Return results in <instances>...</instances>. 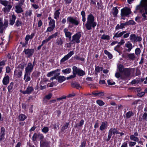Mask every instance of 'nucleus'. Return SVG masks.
Returning <instances> with one entry per match:
<instances>
[{
    "instance_id": "obj_1",
    "label": "nucleus",
    "mask_w": 147,
    "mask_h": 147,
    "mask_svg": "<svg viewBox=\"0 0 147 147\" xmlns=\"http://www.w3.org/2000/svg\"><path fill=\"white\" fill-rule=\"evenodd\" d=\"M97 23L94 21V18L92 14L88 15L87 21L85 26L86 29L90 30L92 29V28H94L96 25Z\"/></svg>"
},
{
    "instance_id": "obj_2",
    "label": "nucleus",
    "mask_w": 147,
    "mask_h": 147,
    "mask_svg": "<svg viewBox=\"0 0 147 147\" xmlns=\"http://www.w3.org/2000/svg\"><path fill=\"white\" fill-rule=\"evenodd\" d=\"M139 10L140 12H142L144 10H147V0H141L140 4L136 7L134 13H137V11Z\"/></svg>"
},
{
    "instance_id": "obj_3",
    "label": "nucleus",
    "mask_w": 147,
    "mask_h": 147,
    "mask_svg": "<svg viewBox=\"0 0 147 147\" xmlns=\"http://www.w3.org/2000/svg\"><path fill=\"white\" fill-rule=\"evenodd\" d=\"M81 37V33L78 32L76 34L73 35L72 36L71 40V41L70 43L72 44L76 43H77L80 42V38Z\"/></svg>"
},
{
    "instance_id": "obj_4",
    "label": "nucleus",
    "mask_w": 147,
    "mask_h": 147,
    "mask_svg": "<svg viewBox=\"0 0 147 147\" xmlns=\"http://www.w3.org/2000/svg\"><path fill=\"white\" fill-rule=\"evenodd\" d=\"M2 19L0 18V33L2 34L5 31L8 26V22L7 20H5L3 24L2 21Z\"/></svg>"
},
{
    "instance_id": "obj_5",
    "label": "nucleus",
    "mask_w": 147,
    "mask_h": 147,
    "mask_svg": "<svg viewBox=\"0 0 147 147\" xmlns=\"http://www.w3.org/2000/svg\"><path fill=\"white\" fill-rule=\"evenodd\" d=\"M129 39L131 42L135 43L137 42L141 41L142 38L140 36H136L135 34H131L130 36Z\"/></svg>"
},
{
    "instance_id": "obj_6",
    "label": "nucleus",
    "mask_w": 147,
    "mask_h": 147,
    "mask_svg": "<svg viewBox=\"0 0 147 147\" xmlns=\"http://www.w3.org/2000/svg\"><path fill=\"white\" fill-rule=\"evenodd\" d=\"M77 19L76 17L69 16L67 18V20L70 24L77 26L79 24V22Z\"/></svg>"
},
{
    "instance_id": "obj_7",
    "label": "nucleus",
    "mask_w": 147,
    "mask_h": 147,
    "mask_svg": "<svg viewBox=\"0 0 147 147\" xmlns=\"http://www.w3.org/2000/svg\"><path fill=\"white\" fill-rule=\"evenodd\" d=\"M131 13L130 9L128 7H124L121 10V15L122 17L127 16Z\"/></svg>"
},
{
    "instance_id": "obj_8",
    "label": "nucleus",
    "mask_w": 147,
    "mask_h": 147,
    "mask_svg": "<svg viewBox=\"0 0 147 147\" xmlns=\"http://www.w3.org/2000/svg\"><path fill=\"white\" fill-rule=\"evenodd\" d=\"M119 132L117 129L114 128H111L109 130L108 132V135L107 140L109 141L111 138L112 134L115 135V134H117Z\"/></svg>"
},
{
    "instance_id": "obj_9",
    "label": "nucleus",
    "mask_w": 147,
    "mask_h": 147,
    "mask_svg": "<svg viewBox=\"0 0 147 147\" xmlns=\"http://www.w3.org/2000/svg\"><path fill=\"white\" fill-rule=\"evenodd\" d=\"M13 75L16 78H21L22 76V71L18 68H16L14 71Z\"/></svg>"
},
{
    "instance_id": "obj_10",
    "label": "nucleus",
    "mask_w": 147,
    "mask_h": 147,
    "mask_svg": "<svg viewBox=\"0 0 147 147\" xmlns=\"http://www.w3.org/2000/svg\"><path fill=\"white\" fill-rule=\"evenodd\" d=\"M72 69L74 71L76 74H78L80 76H82L85 74V72L78 68L76 66H74L72 68Z\"/></svg>"
},
{
    "instance_id": "obj_11",
    "label": "nucleus",
    "mask_w": 147,
    "mask_h": 147,
    "mask_svg": "<svg viewBox=\"0 0 147 147\" xmlns=\"http://www.w3.org/2000/svg\"><path fill=\"white\" fill-rule=\"evenodd\" d=\"M138 133L137 131H135L133 134L131 135L130 136V139L131 140L138 142L139 140V139L138 137Z\"/></svg>"
},
{
    "instance_id": "obj_12",
    "label": "nucleus",
    "mask_w": 147,
    "mask_h": 147,
    "mask_svg": "<svg viewBox=\"0 0 147 147\" xmlns=\"http://www.w3.org/2000/svg\"><path fill=\"white\" fill-rule=\"evenodd\" d=\"M34 68V65H32L31 62L28 63L25 69V72L31 73L32 71Z\"/></svg>"
},
{
    "instance_id": "obj_13",
    "label": "nucleus",
    "mask_w": 147,
    "mask_h": 147,
    "mask_svg": "<svg viewBox=\"0 0 147 147\" xmlns=\"http://www.w3.org/2000/svg\"><path fill=\"white\" fill-rule=\"evenodd\" d=\"M74 54V53L73 51H70L61 59V62L62 63L64 62L65 61L68 59Z\"/></svg>"
},
{
    "instance_id": "obj_14",
    "label": "nucleus",
    "mask_w": 147,
    "mask_h": 147,
    "mask_svg": "<svg viewBox=\"0 0 147 147\" xmlns=\"http://www.w3.org/2000/svg\"><path fill=\"white\" fill-rule=\"evenodd\" d=\"M44 137L43 135L40 134L34 133L33 135L32 139L33 141L36 140L37 139H39L40 140H42L43 139Z\"/></svg>"
},
{
    "instance_id": "obj_15",
    "label": "nucleus",
    "mask_w": 147,
    "mask_h": 147,
    "mask_svg": "<svg viewBox=\"0 0 147 147\" xmlns=\"http://www.w3.org/2000/svg\"><path fill=\"white\" fill-rule=\"evenodd\" d=\"M34 51V49H24V52L25 53L26 55H27L28 57H29L32 55Z\"/></svg>"
},
{
    "instance_id": "obj_16",
    "label": "nucleus",
    "mask_w": 147,
    "mask_h": 147,
    "mask_svg": "<svg viewBox=\"0 0 147 147\" xmlns=\"http://www.w3.org/2000/svg\"><path fill=\"white\" fill-rule=\"evenodd\" d=\"M34 90V88L32 86H28L26 90L25 91H20V92L24 94H29Z\"/></svg>"
},
{
    "instance_id": "obj_17",
    "label": "nucleus",
    "mask_w": 147,
    "mask_h": 147,
    "mask_svg": "<svg viewBox=\"0 0 147 147\" xmlns=\"http://www.w3.org/2000/svg\"><path fill=\"white\" fill-rule=\"evenodd\" d=\"M63 31L64 32L65 37L68 38L69 40H70L71 38L72 33L69 31L68 30L67 28H65L63 30Z\"/></svg>"
},
{
    "instance_id": "obj_18",
    "label": "nucleus",
    "mask_w": 147,
    "mask_h": 147,
    "mask_svg": "<svg viewBox=\"0 0 147 147\" xmlns=\"http://www.w3.org/2000/svg\"><path fill=\"white\" fill-rule=\"evenodd\" d=\"M108 126V123L107 121L103 122L100 127V129L101 131L106 130Z\"/></svg>"
},
{
    "instance_id": "obj_19",
    "label": "nucleus",
    "mask_w": 147,
    "mask_h": 147,
    "mask_svg": "<svg viewBox=\"0 0 147 147\" xmlns=\"http://www.w3.org/2000/svg\"><path fill=\"white\" fill-rule=\"evenodd\" d=\"M64 39L63 38L60 37L58 38L56 41V43L58 46L62 45L63 43Z\"/></svg>"
},
{
    "instance_id": "obj_20",
    "label": "nucleus",
    "mask_w": 147,
    "mask_h": 147,
    "mask_svg": "<svg viewBox=\"0 0 147 147\" xmlns=\"http://www.w3.org/2000/svg\"><path fill=\"white\" fill-rule=\"evenodd\" d=\"M31 73L25 72L24 79L25 80V82H27L30 81L31 80L30 77Z\"/></svg>"
},
{
    "instance_id": "obj_21",
    "label": "nucleus",
    "mask_w": 147,
    "mask_h": 147,
    "mask_svg": "<svg viewBox=\"0 0 147 147\" xmlns=\"http://www.w3.org/2000/svg\"><path fill=\"white\" fill-rule=\"evenodd\" d=\"M9 77L8 75H5L2 80L3 83L4 85H7L9 82Z\"/></svg>"
},
{
    "instance_id": "obj_22",
    "label": "nucleus",
    "mask_w": 147,
    "mask_h": 147,
    "mask_svg": "<svg viewBox=\"0 0 147 147\" xmlns=\"http://www.w3.org/2000/svg\"><path fill=\"white\" fill-rule=\"evenodd\" d=\"M130 71L131 70L129 69H124L123 72V74L125 76V78H126L130 76Z\"/></svg>"
},
{
    "instance_id": "obj_23",
    "label": "nucleus",
    "mask_w": 147,
    "mask_h": 147,
    "mask_svg": "<svg viewBox=\"0 0 147 147\" xmlns=\"http://www.w3.org/2000/svg\"><path fill=\"white\" fill-rule=\"evenodd\" d=\"M125 45L126 47L128 48L127 50V51L128 52H130L133 48L132 44L129 41H128L125 44Z\"/></svg>"
},
{
    "instance_id": "obj_24",
    "label": "nucleus",
    "mask_w": 147,
    "mask_h": 147,
    "mask_svg": "<svg viewBox=\"0 0 147 147\" xmlns=\"http://www.w3.org/2000/svg\"><path fill=\"white\" fill-rule=\"evenodd\" d=\"M12 5L11 4V3L7 5L6 6H5V7L3 8L2 10L5 13H7L9 12L10 11V10L12 7Z\"/></svg>"
},
{
    "instance_id": "obj_25",
    "label": "nucleus",
    "mask_w": 147,
    "mask_h": 147,
    "mask_svg": "<svg viewBox=\"0 0 147 147\" xmlns=\"http://www.w3.org/2000/svg\"><path fill=\"white\" fill-rule=\"evenodd\" d=\"M140 13H142V21H144L147 20V10L144 11L142 12H140Z\"/></svg>"
},
{
    "instance_id": "obj_26",
    "label": "nucleus",
    "mask_w": 147,
    "mask_h": 147,
    "mask_svg": "<svg viewBox=\"0 0 147 147\" xmlns=\"http://www.w3.org/2000/svg\"><path fill=\"white\" fill-rule=\"evenodd\" d=\"M127 57L130 60H133L136 58V56L134 53H127Z\"/></svg>"
},
{
    "instance_id": "obj_27",
    "label": "nucleus",
    "mask_w": 147,
    "mask_h": 147,
    "mask_svg": "<svg viewBox=\"0 0 147 147\" xmlns=\"http://www.w3.org/2000/svg\"><path fill=\"white\" fill-rule=\"evenodd\" d=\"M126 32L125 31H123L120 32L119 33H118V32H117L115 34L114 36L113 37V38H114L115 37L119 38L121 37Z\"/></svg>"
},
{
    "instance_id": "obj_28",
    "label": "nucleus",
    "mask_w": 147,
    "mask_h": 147,
    "mask_svg": "<svg viewBox=\"0 0 147 147\" xmlns=\"http://www.w3.org/2000/svg\"><path fill=\"white\" fill-rule=\"evenodd\" d=\"M16 19V17L14 14H13L11 18L10 19L9 24L11 25H13L15 23Z\"/></svg>"
},
{
    "instance_id": "obj_29",
    "label": "nucleus",
    "mask_w": 147,
    "mask_h": 147,
    "mask_svg": "<svg viewBox=\"0 0 147 147\" xmlns=\"http://www.w3.org/2000/svg\"><path fill=\"white\" fill-rule=\"evenodd\" d=\"M71 86L72 87L79 89L81 87L80 85L77 82H72L71 83Z\"/></svg>"
},
{
    "instance_id": "obj_30",
    "label": "nucleus",
    "mask_w": 147,
    "mask_h": 147,
    "mask_svg": "<svg viewBox=\"0 0 147 147\" xmlns=\"http://www.w3.org/2000/svg\"><path fill=\"white\" fill-rule=\"evenodd\" d=\"M66 78L63 76H58L57 79V80L58 81V82L61 83L65 80Z\"/></svg>"
},
{
    "instance_id": "obj_31",
    "label": "nucleus",
    "mask_w": 147,
    "mask_h": 147,
    "mask_svg": "<svg viewBox=\"0 0 147 147\" xmlns=\"http://www.w3.org/2000/svg\"><path fill=\"white\" fill-rule=\"evenodd\" d=\"M16 12L18 13H20L23 11L22 8L18 5H17L16 6Z\"/></svg>"
},
{
    "instance_id": "obj_32",
    "label": "nucleus",
    "mask_w": 147,
    "mask_h": 147,
    "mask_svg": "<svg viewBox=\"0 0 147 147\" xmlns=\"http://www.w3.org/2000/svg\"><path fill=\"white\" fill-rule=\"evenodd\" d=\"M60 71V69H57L56 70L48 73L47 75V77H51L54 74L57 72Z\"/></svg>"
},
{
    "instance_id": "obj_33",
    "label": "nucleus",
    "mask_w": 147,
    "mask_h": 147,
    "mask_svg": "<svg viewBox=\"0 0 147 147\" xmlns=\"http://www.w3.org/2000/svg\"><path fill=\"white\" fill-rule=\"evenodd\" d=\"M26 118V116L24 114H21L19 116V119L20 121H24Z\"/></svg>"
},
{
    "instance_id": "obj_34",
    "label": "nucleus",
    "mask_w": 147,
    "mask_h": 147,
    "mask_svg": "<svg viewBox=\"0 0 147 147\" xmlns=\"http://www.w3.org/2000/svg\"><path fill=\"white\" fill-rule=\"evenodd\" d=\"M55 21L54 20H51L50 21L49 23V25L51 27H52L55 28Z\"/></svg>"
},
{
    "instance_id": "obj_35",
    "label": "nucleus",
    "mask_w": 147,
    "mask_h": 147,
    "mask_svg": "<svg viewBox=\"0 0 147 147\" xmlns=\"http://www.w3.org/2000/svg\"><path fill=\"white\" fill-rule=\"evenodd\" d=\"M60 9L57 10L54 13V18L55 19H57L59 17V15L60 14L59 11Z\"/></svg>"
},
{
    "instance_id": "obj_36",
    "label": "nucleus",
    "mask_w": 147,
    "mask_h": 147,
    "mask_svg": "<svg viewBox=\"0 0 147 147\" xmlns=\"http://www.w3.org/2000/svg\"><path fill=\"white\" fill-rule=\"evenodd\" d=\"M118 12V10L116 7H113L112 10V13L114 16L115 17L117 16Z\"/></svg>"
},
{
    "instance_id": "obj_37",
    "label": "nucleus",
    "mask_w": 147,
    "mask_h": 147,
    "mask_svg": "<svg viewBox=\"0 0 147 147\" xmlns=\"http://www.w3.org/2000/svg\"><path fill=\"white\" fill-rule=\"evenodd\" d=\"M0 3L3 5L4 6H6L10 4L9 2L6 0H1L0 2Z\"/></svg>"
},
{
    "instance_id": "obj_38",
    "label": "nucleus",
    "mask_w": 147,
    "mask_h": 147,
    "mask_svg": "<svg viewBox=\"0 0 147 147\" xmlns=\"http://www.w3.org/2000/svg\"><path fill=\"white\" fill-rule=\"evenodd\" d=\"M34 36V33H32L30 35H27L25 38L26 41H28L30 39L32 38Z\"/></svg>"
},
{
    "instance_id": "obj_39",
    "label": "nucleus",
    "mask_w": 147,
    "mask_h": 147,
    "mask_svg": "<svg viewBox=\"0 0 147 147\" xmlns=\"http://www.w3.org/2000/svg\"><path fill=\"white\" fill-rule=\"evenodd\" d=\"M81 14L82 16V21L83 22H84L83 24H84V22H85L86 20V15L85 12L84 11H81Z\"/></svg>"
},
{
    "instance_id": "obj_40",
    "label": "nucleus",
    "mask_w": 147,
    "mask_h": 147,
    "mask_svg": "<svg viewBox=\"0 0 147 147\" xmlns=\"http://www.w3.org/2000/svg\"><path fill=\"white\" fill-rule=\"evenodd\" d=\"M57 84V81L56 82H53L51 83L48 84L47 86L49 87H52L54 86H56Z\"/></svg>"
},
{
    "instance_id": "obj_41",
    "label": "nucleus",
    "mask_w": 147,
    "mask_h": 147,
    "mask_svg": "<svg viewBox=\"0 0 147 147\" xmlns=\"http://www.w3.org/2000/svg\"><path fill=\"white\" fill-rule=\"evenodd\" d=\"M103 68L102 67H100L99 66H97L95 69V74L97 75V73L99 72L100 71L102 70Z\"/></svg>"
},
{
    "instance_id": "obj_42",
    "label": "nucleus",
    "mask_w": 147,
    "mask_h": 147,
    "mask_svg": "<svg viewBox=\"0 0 147 147\" xmlns=\"http://www.w3.org/2000/svg\"><path fill=\"white\" fill-rule=\"evenodd\" d=\"M134 115V114L131 111H129L126 114V117L127 118H129Z\"/></svg>"
},
{
    "instance_id": "obj_43",
    "label": "nucleus",
    "mask_w": 147,
    "mask_h": 147,
    "mask_svg": "<svg viewBox=\"0 0 147 147\" xmlns=\"http://www.w3.org/2000/svg\"><path fill=\"white\" fill-rule=\"evenodd\" d=\"M69 125V123H66L62 127L61 130L62 131H65V129H66L68 127Z\"/></svg>"
},
{
    "instance_id": "obj_44",
    "label": "nucleus",
    "mask_w": 147,
    "mask_h": 147,
    "mask_svg": "<svg viewBox=\"0 0 147 147\" xmlns=\"http://www.w3.org/2000/svg\"><path fill=\"white\" fill-rule=\"evenodd\" d=\"M59 34V33L58 32H56L54 34H53L51 36H49V37L51 40V39L56 38V37L58 36V35Z\"/></svg>"
},
{
    "instance_id": "obj_45",
    "label": "nucleus",
    "mask_w": 147,
    "mask_h": 147,
    "mask_svg": "<svg viewBox=\"0 0 147 147\" xmlns=\"http://www.w3.org/2000/svg\"><path fill=\"white\" fill-rule=\"evenodd\" d=\"M24 63H22L19 64L16 68H18L19 69H20L22 71V70L24 67Z\"/></svg>"
},
{
    "instance_id": "obj_46",
    "label": "nucleus",
    "mask_w": 147,
    "mask_h": 147,
    "mask_svg": "<svg viewBox=\"0 0 147 147\" xmlns=\"http://www.w3.org/2000/svg\"><path fill=\"white\" fill-rule=\"evenodd\" d=\"M71 69L70 68H67L62 70V72L65 74H69L70 73Z\"/></svg>"
},
{
    "instance_id": "obj_47",
    "label": "nucleus",
    "mask_w": 147,
    "mask_h": 147,
    "mask_svg": "<svg viewBox=\"0 0 147 147\" xmlns=\"http://www.w3.org/2000/svg\"><path fill=\"white\" fill-rule=\"evenodd\" d=\"M124 28L123 23H121L120 25L117 24L115 27V29L118 30L120 29H122Z\"/></svg>"
},
{
    "instance_id": "obj_48",
    "label": "nucleus",
    "mask_w": 147,
    "mask_h": 147,
    "mask_svg": "<svg viewBox=\"0 0 147 147\" xmlns=\"http://www.w3.org/2000/svg\"><path fill=\"white\" fill-rule=\"evenodd\" d=\"M135 54L138 57L140 53L141 50L139 48H137L135 49Z\"/></svg>"
},
{
    "instance_id": "obj_49",
    "label": "nucleus",
    "mask_w": 147,
    "mask_h": 147,
    "mask_svg": "<svg viewBox=\"0 0 147 147\" xmlns=\"http://www.w3.org/2000/svg\"><path fill=\"white\" fill-rule=\"evenodd\" d=\"M96 103L100 106H102L105 105V103L102 100H98L96 101Z\"/></svg>"
},
{
    "instance_id": "obj_50",
    "label": "nucleus",
    "mask_w": 147,
    "mask_h": 147,
    "mask_svg": "<svg viewBox=\"0 0 147 147\" xmlns=\"http://www.w3.org/2000/svg\"><path fill=\"white\" fill-rule=\"evenodd\" d=\"M101 38L102 39L106 40H108L110 39V37L109 35H106L105 34H103L102 35Z\"/></svg>"
},
{
    "instance_id": "obj_51",
    "label": "nucleus",
    "mask_w": 147,
    "mask_h": 147,
    "mask_svg": "<svg viewBox=\"0 0 147 147\" xmlns=\"http://www.w3.org/2000/svg\"><path fill=\"white\" fill-rule=\"evenodd\" d=\"M22 22L18 20L16 21L15 25L17 27H18L22 26Z\"/></svg>"
},
{
    "instance_id": "obj_52",
    "label": "nucleus",
    "mask_w": 147,
    "mask_h": 147,
    "mask_svg": "<svg viewBox=\"0 0 147 147\" xmlns=\"http://www.w3.org/2000/svg\"><path fill=\"white\" fill-rule=\"evenodd\" d=\"M13 83L11 82L10 83V85L8 86L7 88L9 92H11V90L13 89Z\"/></svg>"
},
{
    "instance_id": "obj_53",
    "label": "nucleus",
    "mask_w": 147,
    "mask_h": 147,
    "mask_svg": "<svg viewBox=\"0 0 147 147\" xmlns=\"http://www.w3.org/2000/svg\"><path fill=\"white\" fill-rule=\"evenodd\" d=\"M73 74L72 75H71L69 77H67V79L69 80V79H72L75 77L76 76V74L75 73L74 71H73Z\"/></svg>"
},
{
    "instance_id": "obj_54",
    "label": "nucleus",
    "mask_w": 147,
    "mask_h": 147,
    "mask_svg": "<svg viewBox=\"0 0 147 147\" xmlns=\"http://www.w3.org/2000/svg\"><path fill=\"white\" fill-rule=\"evenodd\" d=\"M119 71L121 72H123L124 69L123 66L121 65H119L118 66Z\"/></svg>"
},
{
    "instance_id": "obj_55",
    "label": "nucleus",
    "mask_w": 147,
    "mask_h": 147,
    "mask_svg": "<svg viewBox=\"0 0 147 147\" xmlns=\"http://www.w3.org/2000/svg\"><path fill=\"white\" fill-rule=\"evenodd\" d=\"M50 40H51L50 39L49 37H48L47 38L43 40L42 42V45H43L44 44H45L47 42H48Z\"/></svg>"
},
{
    "instance_id": "obj_56",
    "label": "nucleus",
    "mask_w": 147,
    "mask_h": 147,
    "mask_svg": "<svg viewBox=\"0 0 147 147\" xmlns=\"http://www.w3.org/2000/svg\"><path fill=\"white\" fill-rule=\"evenodd\" d=\"M49 130V128L47 127H44L42 129V131L45 133H47Z\"/></svg>"
},
{
    "instance_id": "obj_57",
    "label": "nucleus",
    "mask_w": 147,
    "mask_h": 147,
    "mask_svg": "<svg viewBox=\"0 0 147 147\" xmlns=\"http://www.w3.org/2000/svg\"><path fill=\"white\" fill-rule=\"evenodd\" d=\"M32 14V11L31 10H29L27 11L26 14L25 15L26 17L28 16H30Z\"/></svg>"
},
{
    "instance_id": "obj_58",
    "label": "nucleus",
    "mask_w": 147,
    "mask_h": 147,
    "mask_svg": "<svg viewBox=\"0 0 147 147\" xmlns=\"http://www.w3.org/2000/svg\"><path fill=\"white\" fill-rule=\"evenodd\" d=\"M136 142L130 141L129 142V146L131 147L134 146L136 144Z\"/></svg>"
},
{
    "instance_id": "obj_59",
    "label": "nucleus",
    "mask_w": 147,
    "mask_h": 147,
    "mask_svg": "<svg viewBox=\"0 0 147 147\" xmlns=\"http://www.w3.org/2000/svg\"><path fill=\"white\" fill-rule=\"evenodd\" d=\"M1 131L0 132V135H5V129L4 127H2L1 129Z\"/></svg>"
},
{
    "instance_id": "obj_60",
    "label": "nucleus",
    "mask_w": 147,
    "mask_h": 147,
    "mask_svg": "<svg viewBox=\"0 0 147 147\" xmlns=\"http://www.w3.org/2000/svg\"><path fill=\"white\" fill-rule=\"evenodd\" d=\"M107 82L108 85H112L115 84V82L111 80H107Z\"/></svg>"
},
{
    "instance_id": "obj_61",
    "label": "nucleus",
    "mask_w": 147,
    "mask_h": 147,
    "mask_svg": "<svg viewBox=\"0 0 147 147\" xmlns=\"http://www.w3.org/2000/svg\"><path fill=\"white\" fill-rule=\"evenodd\" d=\"M54 28L53 27H51L49 26L47 28L46 32H51L54 29Z\"/></svg>"
},
{
    "instance_id": "obj_62",
    "label": "nucleus",
    "mask_w": 147,
    "mask_h": 147,
    "mask_svg": "<svg viewBox=\"0 0 147 147\" xmlns=\"http://www.w3.org/2000/svg\"><path fill=\"white\" fill-rule=\"evenodd\" d=\"M43 82H40V89L41 90H42L43 89H45L46 88V86L45 85H42V83Z\"/></svg>"
},
{
    "instance_id": "obj_63",
    "label": "nucleus",
    "mask_w": 147,
    "mask_h": 147,
    "mask_svg": "<svg viewBox=\"0 0 147 147\" xmlns=\"http://www.w3.org/2000/svg\"><path fill=\"white\" fill-rule=\"evenodd\" d=\"M128 22V23L129 25H134L135 24H136V23L133 20H130Z\"/></svg>"
},
{
    "instance_id": "obj_64",
    "label": "nucleus",
    "mask_w": 147,
    "mask_h": 147,
    "mask_svg": "<svg viewBox=\"0 0 147 147\" xmlns=\"http://www.w3.org/2000/svg\"><path fill=\"white\" fill-rule=\"evenodd\" d=\"M142 118L143 119L146 120L147 119V114L146 113H144L142 116Z\"/></svg>"
}]
</instances>
